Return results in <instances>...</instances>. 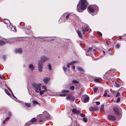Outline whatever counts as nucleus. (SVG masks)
<instances>
[{"instance_id":"obj_61","label":"nucleus","mask_w":126,"mask_h":126,"mask_svg":"<svg viewBox=\"0 0 126 126\" xmlns=\"http://www.w3.org/2000/svg\"><path fill=\"white\" fill-rule=\"evenodd\" d=\"M12 93V94H13V92H12V93Z\"/></svg>"},{"instance_id":"obj_36","label":"nucleus","mask_w":126,"mask_h":126,"mask_svg":"<svg viewBox=\"0 0 126 126\" xmlns=\"http://www.w3.org/2000/svg\"><path fill=\"white\" fill-rule=\"evenodd\" d=\"M94 81L95 82H99V81L98 79L97 78H96L94 79Z\"/></svg>"},{"instance_id":"obj_32","label":"nucleus","mask_w":126,"mask_h":126,"mask_svg":"<svg viewBox=\"0 0 126 126\" xmlns=\"http://www.w3.org/2000/svg\"><path fill=\"white\" fill-rule=\"evenodd\" d=\"M104 107V105H101L100 108V111H101L102 110H103Z\"/></svg>"},{"instance_id":"obj_59","label":"nucleus","mask_w":126,"mask_h":126,"mask_svg":"<svg viewBox=\"0 0 126 126\" xmlns=\"http://www.w3.org/2000/svg\"><path fill=\"white\" fill-rule=\"evenodd\" d=\"M4 121H5V122H6V120H5Z\"/></svg>"},{"instance_id":"obj_25","label":"nucleus","mask_w":126,"mask_h":126,"mask_svg":"<svg viewBox=\"0 0 126 126\" xmlns=\"http://www.w3.org/2000/svg\"><path fill=\"white\" fill-rule=\"evenodd\" d=\"M67 95V94H59V96H65Z\"/></svg>"},{"instance_id":"obj_5","label":"nucleus","mask_w":126,"mask_h":126,"mask_svg":"<svg viewBox=\"0 0 126 126\" xmlns=\"http://www.w3.org/2000/svg\"><path fill=\"white\" fill-rule=\"evenodd\" d=\"M89 29V28L88 26H87L86 25H85L84 27L82 26L81 28L83 32V35H84L85 34V31H88Z\"/></svg>"},{"instance_id":"obj_12","label":"nucleus","mask_w":126,"mask_h":126,"mask_svg":"<svg viewBox=\"0 0 126 126\" xmlns=\"http://www.w3.org/2000/svg\"><path fill=\"white\" fill-rule=\"evenodd\" d=\"M49 78L48 77H46L43 79V81L45 83H47L49 80Z\"/></svg>"},{"instance_id":"obj_29","label":"nucleus","mask_w":126,"mask_h":126,"mask_svg":"<svg viewBox=\"0 0 126 126\" xmlns=\"http://www.w3.org/2000/svg\"><path fill=\"white\" fill-rule=\"evenodd\" d=\"M98 90V89L97 88H94V89H93L94 92L95 93H96V92Z\"/></svg>"},{"instance_id":"obj_44","label":"nucleus","mask_w":126,"mask_h":126,"mask_svg":"<svg viewBox=\"0 0 126 126\" xmlns=\"http://www.w3.org/2000/svg\"><path fill=\"white\" fill-rule=\"evenodd\" d=\"M120 98H118L117 100V102H118L120 101Z\"/></svg>"},{"instance_id":"obj_30","label":"nucleus","mask_w":126,"mask_h":126,"mask_svg":"<svg viewBox=\"0 0 126 126\" xmlns=\"http://www.w3.org/2000/svg\"><path fill=\"white\" fill-rule=\"evenodd\" d=\"M47 65L49 69V70H51V67L50 64L48 63Z\"/></svg>"},{"instance_id":"obj_53","label":"nucleus","mask_w":126,"mask_h":126,"mask_svg":"<svg viewBox=\"0 0 126 126\" xmlns=\"http://www.w3.org/2000/svg\"><path fill=\"white\" fill-rule=\"evenodd\" d=\"M5 121H3V124H5Z\"/></svg>"},{"instance_id":"obj_24","label":"nucleus","mask_w":126,"mask_h":126,"mask_svg":"<svg viewBox=\"0 0 126 126\" xmlns=\"http://www.w3.org/2000/svg\"><path fill=\"white\" fill-rule=\"evenodd\" d=\"M5 44L6 43L0 40V46H1Z\"/></svg>"},{"instance_id":"obj_21","label":"nucleus","mask_w":126,"mask_h":126,"mask_svg":"<svg viewBox=\"0 0 126 126\" xmlns=\"http://www.w3.org/2000/svg\"><path fill=\"white\" fill-rule=\"evenodd\" d=\"M37 121L36 119L34 118H32L31 120V122L33 123Z\"/></svg>"},{"instance_id":"obj_54","label":"nucleus","mask_w":126,"mask_h":126,"mask_svg":"<svg viewBox=\"0 0 126 126\" xmlns=\"http://www.w3.org/2000/svg\"><path fill=\"white\" fill-rule=\"evenodd\" d=\"M108 92H109V93L108 94H109V95H110V93L109 92V91H108Z\"/></svg>"},{"instance_id":"obj_7","label":"nucleus","mask_w":126,"mask_h":126,"mask_svg":"<svg viewBox=\"0 0 126 126\" xmlns=\"http://www.w3.org/2000/svg\"><path fill=\"white\" fill-rule=\"evenodd\" d=\"M113 110L114 113L117 115H119V110L118 107L115 106L113 108Z\"/></svg>"},{"instance_id":"obj_51","label":"nucleus","mask_w":126,"mask_h":126,"mask_svg":"<svg viewBox=\"0 0 126 126\" xmlns=\"http://www.w3.org/2000/svg\"><path fill=\"white\" fill-rule=\"evenodd\" d=\"M12 95L13 97H15L16 98V97L14 96L13 94H12Z\"/></svg>"},{"instance_id":"obj_15","label":"nucleus","mask_w":126,"mask_h":126,"mask_svg":"<svg viewBox=\"0 0 126 126\" xmlns=\"http://www.w3.org/2000/svg\"><path fill=\"white\" fill-rule=\"evenodd\" d=\"M75 62L76 61H73V62H71L70 63H68L67 65V67L68 68H69L70 66L71 65H73L74 63H75Z\"/></svg>"},{"instance_id":"obj_19","label":"nucleus","mask_w":126,"mask_h":126,"mask_svg":"<svg viewBox=\"0 0 126 126\" xmlns=\"http://www.w3.org/2000/svg\"><path fill=\"white\" fill-rule=\"evenodd\" d=\"M92 50V48H89L88 50L86 51V54L87 55L89 56V54H88V53L90 52Z\"/></svg>"},{"instance_id":"obj_1","label":"nucleus","mask_w":126,"mask_h":126,"mask_svg":"<svg viewBox=\"0 0 126 126\" xmlns=\"http://www.w3.org/2000/svg\"><path fill=\"white\" fill-rule=\"evenodd\" d=\"M32 86L35 92L37 93H39L41 95H42L46 91H47L46 87L45 86H42V88L43 90L41 91V88L42 85L40 84L33 83L32 84Z\"/></svg>"},{"instance_id":"obj_13","label":"nucleus","mask_w":126,"mask_h":126,"mask_svg":"<svg viewBox=\"0 0 126 126\" xmlns=\"http://www.w3.org/2000/svg\"><path fill=\"white\" fill-rule=\"evenodd\" d=\"M29 67L31 71H32L34 68V67L33 65L32 64H30L29 65Z\"/></svg>"},{"instance_id":"obj_22","label":"nucleus","mask_w":126,"mask_h":126,"mask_svg":"<svg viewBox=\"0 0 126 126\" xmlns=\"http://www.w3.org/2000/svg\"><path fill=\"white\" fill-rule=\"evenodd\" d=\"M4 91L9 96H11V95L9 92H8V91L6 90V89H4Z\"/></svg>"},{"instance_id":"obj_23","label":"nucleus","mask_w":126,"mask_h":126,"mask_svg":"<svg viewBox=\"0 0 126 126\" xmlns=\"http://www.w3.org/2000/svg\"><path fill=\"white\" fill-rule=\"evenodd\" d=\"M25 105L27 107H30L31 106V104L30 103H25Z\"/></svg>"},{"instance_id":"obj_56","label":"nucleus","mask_w":126,"mask_h":126,"mask_svg":"<svg viewBox=\"0 0 126 126\" xmlns=\"http://www.w3.org/2000/svg\"><path fill=\"white\" fill-rule=\"evenodd\" d=\"M109 54L110 55H111V54L110 53H109Z\"/></svg>"},{"instance_id":"obj_50","label":"nucleus","mask_w":126,"mask_h":126,"mask_svg":"<svg viewBox=\"0 0 126 126\" xmlns=\"http://www.w3.org/2000/svg\"><path fill=\"white\" fill-rule=\"evenodd\" d=\"M67 14V13H64V14H63V15H64V16H65V15H66Z\"/></svg>"},{"instance_id":"obj_33","label":"nucleus","mask_w":126,"mask_h":126,"mask_svg":"<svg viewBox=\"0 0 126 126\" xmlns=\"http://www.w3.org/2000/svg\"><path fill=\"white\" fill-rule=\"evenodd\" d=\"M115 86L116 87H120L119 85L116 82H115Z\"/></svg>"},{"instance_id":"obj_52","label":"nucleus","mask_w":126,"mask_h":126,"mask_svg":"<svg viewBox=\"0 0 126 126\" xmlns=\"http://www.w3.org/2000/svg\"><path fill=\"white\" fill-rule=\"evenodd\" d=\"M8 114L9 115H11V113L10 112H9L8 113Z\"/></svg>"},{"instance_id":"obj_17","label":"nucleus","mask_w":126,"mask_h":126,"mask_svg":"<svg viewBox=\"0 0 126 126\" xmlns=\"http://www.w3.org/2000/svg\"><path fill=\"white\" fill-rule=\"evenodd\" d=\"M77 33L78 34L79 36L81 38H82V36L81 35V32L79 30H78L77 31Z\"/></svg>"},{"instance_id":"obj_58","label":"nucleus","mask_w":126,"mask_h":126,"mask_svg":"<svg viewBox=\"0 0 126 126\" xmlns=\"http://www.w3.org/2000/svg\"><path fill=\"white\" fill-rule=\"evenodd\" d=\"M10 92H11V93H12V91H10Z\"/></svg>"},{"instance_id":"obj_39","label":"nucleus","mask_w":126,"mask_h":126,"mask_svg":"<svg viewBox=\"0 0 126 126\" xmlns=\"http://www.w3.org/2000/svg\"><path fill=\"white\" fill-rule=\"evenodd\" d=\"M80 115L81 117H84L85 116V114L82 113H80Z\"/></svg>"},{"instance_id":"obj_41","label":"nucleus","mask_w":126,"mask_h":126,"mask_svg":"<svg viewBox=\"0 0 126 126\" xmlns=\"http://www.w3.org/2000/svg\"><path fill=\"white\" fill-rule=\"evenodd\" d=\"M96 105H98L100 104V102H99L97 101L95 102Z\"/></svg>"},{"instance_id":"obj_6","label":"nucleus","mask_w":126,"mask_h":126,"mask_svg":"<svg viewBox=\"0 0 126 126\" xmlns=\"http://www.w3.org/2000/svg\"><path fill=\"white\" fill-rule=\"evenodd\" d=\"M41 62L42 63H44L46 61L48 60H49L48 58L46 56H42L40 58Z\"/></svg>"},{"instance_id":"obj_10","label":"nucleus","mask_w":126,"mask_h":126,"mask_svg":"<svg viewBox=\"0 0 126 126\" xmlns=\"http://www.w3.org/2000/svg\"><path fill=\"white\" fill-rule=\"evenodd\" d=\"M67 100H69L70 101H73L75 100V98L72 96H70L66 97Z\"/></svg>"},{"instance_id":"obj_9","label":"nucleus","mask_w":126,"mask_h":126,"mask_svg":"<svg viewBox=\"0 0 126 126\" xmlns=\"http://www.w3.org/2000/svg\"><path fill=\"white\" fill-rule=\"evenodd\" d=\"M108 117L109 119L110 120H114L116 119V118L114 116L111 115H109Z\"/></svg>"},{"instance_id":"obj_16","label":"nucleus","mask_w":126,"mask_h":126,"mask_svg":"<svg viewBox=\"0 0 126 126\" xmlns=\"http://www.w3.org/2000/svg\"><path fill=\"white\" fill-rule=\"evenodd\" d=\"M89 97L88 96H87L86 97H85L84 100V102H88L89 101Z\"/></svg>"},{"instance_id":"obj_34","label":"nucleus","mask_w":126,"mask_h":126,"mask_svg":"<svg viewBox=\"0 0 126 126\" xmlns=\"http://www.w3.org/2000/svg\"><path fill=\"white\" fill-rule=\"evenodd\" d=\"M75 89V87L74 86H71L70 88V89H71L72 90H73Z\"/></svg>"},{"instance_id":"obj_55","label":"nucleus","mask_w":126,"mask_h":126,"mask_svg":"<svg viewBox=\"0 0 126 126\" xmlns=\"http://www.w3.org/2000/svg\"><path fill=\"white\" fill-rule=\"evenodd\" d=\"M103 53L104 54V53H105V52L104 51H103Z\"/></svg>"},{"instance_id":"obj_2","label":"nucleus","mask_w":126,"mask_h":126,"mask_svg":"<svg viewBox=\"0 0 126 126\" xmlns=\"http://www.w3.org/2000/svg\"><path fill=\"white\" fill-rule=\"evenodd\" d=\"M87 4V2L86 0H80L77 5V11L79 12H82L86 9Z\"/></svg>"},{"instance_id":"obj_11","label":"nucleus","mask_w":126,"mask_h":126,"mask_svg":"<svg viewBox=\"0 0 126 126\" xmlns=\"http://www.w3.org/2000/svg\"><path fill=\"white\" fill-rule=\"evenodd\" d=\"M15 52L18 53H21L22 52V50L21 48L16 49L15 50Z\"/></svg>"},{"instance_id":"obj_26","label":"nucleus","mask_w":126,"mask_h":126,"mask_svg":"<svg viewBox=\"0 0 126 126\" xmlns=\"http://www.w3.org/2000/svg\"><path fill=\"white\" fill-rule=\"evenodd\" d=\"M32 102L34 105H36L38 104V102L37 101L35 100H33L32 101Z\"/></svg>"},{"instance_id":"obj_35","label":"nucleus","mask_w":126,"mask_h":126,"mask_svg":"<svg viewBox=\"0 0 126 126\" xmlns=\"http://www.w3.org/2000/svg\"><path fill=\"white\" fill-rule=\"evenodd\" d=\"M63 70L64 71V72H65L67 70V69L65 67L63 66Z\"/></svg>"},{"instance_id":"obj_38","label":"nucleus","mask_w":126,"mask_h":126,"mask_svg":"<svg viewBox=\"0 0 126 126\" xmlns=\"http://www.w3.org/2000/svg\"><path fill=\"white\" fill-rule=\"evenodd\" d=\"M120 46V45L119 44H118L116 45V48H119Z\"/></svg>"},{"instance_id":"obj_43","label":"nucleus","mask_w":126,"mask_h":126,"mask_svg":"<svg viewBox=\"0 0 126 126\" xmlns=\"http://www.w3.org/2000/svg\"><path fill=\"white\" fill-rule=\"evenodd\" d=\"M120 95V93L119 92H118L117 94L116 95V97H118Z\"/></svg>"},{"instance_id":"obj_4","label":"nucleus","mask_w":126,"mask_h":126,"mask_svg":"<svg viewBox=\"0 0 126 126\" xmlns=\"http://www.w3.org/2000/svg\"><path fill=\"white\" fill-rule=\"evenodd\" d=\"M38 71L39 72H41L42 71L43 64L40 61H38Z\"/></svg>"},{"instance_id":"obj_18","label":"nucleus","mask_w":126,"mask_h":126,"mask_svg":"<svg viewBox=\"0 0 126 126\" xmlns=\"http://www.w3.org/2000/svg\"><path fill=\"white\" fill-rule=\"evenodd\" d=\"M77 69L78 71H80L84 72V70L83 69L79 67H77Z\"/></svg>"},{"instance_id":"obj_3","label":"nucleus","mask_w":126,"mask_h":126,"mask_svg":"<svg viewBox=\"0 0 126 126\" xmlns=\"http://www.w3.org/2000/svg\"><path fill=\"white\" fill-rule=\"evenodd\" d=\"M88 12L93 13L94 11V10H96L98 9V7L95 5H91L88 8Z\"/></svg>"},{"instance_id":"obj_57","label":"nucleus","mask_w":126,"mask_h":126,"mask_svg":"<svg viewBox=\"0 0 126 126\" xmlns=\"http://www.w3.org/2000/svg\"><path fill=\"white\" fill-rule=\"evenodd\" d=\"M40 122H41V121H42V120H40Z\"/></svg>"},{"instance_id":"obj_60","label":"nucleus","mask_w":126,"mask_h":126,"mask_svg":"<svg viewBox=\"0 0 126 126\" xmlns=\"http://www.w3.org/2000/svg\"><path fill=\"white\" fill-rule=\"evenodd\" d=\"M111 91H110V94H111Z\"/></svg>"},{"instance_id":"obj_31","label":"nucleus","mask_w":126,"mask_h":126,"mask_svg":"<svg viewBox=\"0 0 126 126\" xmlns=\"http://www.w3.org/2000/svg\"><path fill=\"white\" fill-rule=\"evenodd\" d=\"M72 83H78L79 82L75 80H73L72 81Z\"/></svg>"},{"instance_id":"obj_27","label":"nucleus","mask_w":126,"mask_h":126,"mask_svg":"<svg viewBox=\"0 0 126 126\" xmlns=\"http://www.w3.org/2000/svg\"><path fill=\"white\" fill-rule=\"evenodd\" d=\"M72 14V13H69L66 16L65 18L66 19H68V18L69 17V16L70 15H71V14Z\"/></svg>"},{"instance_id":"obj_42","label":"nucleus","mask_w":126,"mask_h":126,"mask_svg":"<svg viewBox=\"0 0 126 126\" xmlns=\"http://www.w3.org/2000/svg\"><path fill=\"white\" fill-rule=\"evenodd\" d=\"M13 28L14 29V31L13 30V31H14V32H16V27H13Z\"/></svg>"},{"instance_id":"obj_47","label":"nucleus","mask_w":126,"mask_h":126,"mask_svg":"<svg viewBox=\"0 0 126 126\" xmlns=\"http://www.w3.org/2000/svg\"><path fill=\"white\" fill-rule=\"evenodd\" d=\"M0 78L1 79H2L3 75H0Z\"/></svg>"},{"instance_id":"obj_49","label":"nucleus","mask_w":126,"mask_h":126,"mask_svg":"<svg viewBox=\"0 0 126 126\" xmlns=\"http://www.w3.org/2000/svg\"><path fill=\"white\" fill-rule=\"evenodd\" d=\"M7 88H8V89L9 90V91L10 92L11 91L10 89L8 87H7Z\"/></svg>"},{"instance_id":"obj_14","label":"nucleus","mask_w":126,"mask_h":126,"mask_svg":"<svg viewBox=\"0 0 126 126\" xmlns=\"http://www.w3.org/2000/svg\"><path fill=\"white\" fill-rule=\"evenodd\" d=\"M72 111L73 113L77 114H79L80 112L79 111L75 109H73Z\"/></svg>"},{"instance_id":"obj_20","label":"nucleus","mask_w":126,"mask_h":126,"mask_svg":"<svg viewBox=\"0 0 126 126\" xmlns=\"http://www.w3.org/2000/svg\"><path fill=\"white\" fill-rule=\"evenodd\" d=\"M108 91H106L104 93V95H103L104 96H109V97L110 96V95L109 94H108Z\"/></svg>"},{"instance_id":"obj_40","label":"nucleus","mask_w":126,"mask_h":126,"mask_svg":"<svg viewBox=\"0 0 126 126\" xmlns=\"http://www.w3.org/2000/svg\"><path fill=\"white\" fill-rule=\"evenodd\" d=\"M97 33H98V34L100 36H102V34L100 32H97Z\"/></svg>"},{"instance_id":"obj_46","label":"nucleus","mask_w":126,"mask_h":126,"mask_svg":"<svg viewBox=\"0 0 126 126\" xmlns=\"http://www.w3.org/2000/svg\"><path fill=\"white\" fill-rule=\"evenodd\" d=\"M72 68L73 69H75V66H74V65L72 67Z\"/></svg>"},{"instance_id":"obj_62","label":"nucleus","mask_w":126,"mask_h":126,"mask_svg":"<svg viewBox=\"0 0 126 126\" xmlns=\"http://www.w3.org/2000/svg\"><path fill=\"white\" fill-rule=\"evenodd\" d=\"M25 126H27L26 125Z\"/></svg>"},{"instance_id":"obj_8","label":"nucleus","mask_w":126,"mask_h":126,"mask_svg":"<svg viewBox=\"0 0 126 126\" xmlns=\"http://www.w3.org/2000/svg\"><path fill=\"white\" fill-rule=\"evenodd\" d=\"M98 107L96 106L91 107L89 109L91 111L97 110H98Z\"/></svg>"},{"instance_id":"obj_45","label":"nucleus","mask_w":126,"mask_h":126,"mask_svg":"<svg viewBox=\"0 0 126 126\" xmlns=\"http://www.w3.org/2000/svg\"><path fill=\"white\" fill-rule=\"evenodd\" d=\"M9 117H7L6 119L5 120H6V121H7V120H9Z\"/></svg>"},{"instance_id":"obj_48","label":"nucleus","mask_w":126,"mask_h":126,"mask_svg":"<svg viewBox=\"0 0 126 126\" xmlns=\"http://www.w3.org/2000/svg\"><path fill=\"white\" fill-rule=\"evenodd\" d=\"M106 44H107V45H108V46L109 45V44L108 43V42L107 41H106Z\"/></svg>"},{"instance_id":"obj_28","label":"nucleus","mask_w":126,"mask_h":126,"mask_svg":"<svg viewBox=\"0 0 126 126\" xmlns=\"http://www.w3.org/2000/svg\"><path fill=\"white\" fill-rule=\"evenodd\" d=\"M69 92V91L66 90H63L62 91V93H68Z\"/></svg>"},{"instance_id":"obj_37","label":"nucleus","mask_w":126,"mask_h":126,"mask_svg":"<svg viewBox=\"0 0 126 126\" xmlns=\"http://www.w3.org/2000/svg\"><path fill=\"white\" fill-rule=\"evenodd\" d=\"M83 119L84 121L85 122H87V118H83Z\"/></svg>"}]
</instances>
